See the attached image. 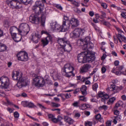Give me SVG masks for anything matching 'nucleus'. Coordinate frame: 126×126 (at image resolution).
I'll use <instances>...</instances> for the list:
<instances>
[{"instance_id": "obj_1", "label": "nucleus", "mask_w": 126, "mask_h": 126, "mask_svg": "<svg viewBox=\"0 0 126 126\" xmlns=\"http://www.w3.org/2000/svg\"><path fill=\"white\" fill-rule=\"evenodd\" d=\"M77 58L79 62L81 63H91L95 59L94 54L91 51L81 52L78 55Z\"/></svg>"}, {"instance_id": "obj_2", "label": "nucleus", "mask_w": 126, "mask_h": 126, "mask_svg": "<svg viewBox=\"0 0 126 126\" xmlns=\"http://www.w3.org/2000/svg\"><path fill=\"white\" fill-rule=\"evenodd\" d=\"M12 77L14 80H18L17 85L19 88H21L23 86H26L30 83V81L25 79L24 78L22 77L21 74H20L19 72L18 71L13 72Z\"/></svg>"}, {"instance_id": "obj_3", "label": "nucleus", "mask_w": 126, "mask_h": 126, "mask_svg": "<svg viewBox=\"0 0 126 126\" xmlns=\"http://www.w3.org/2000/svg\"><path fill=\"white\" fill-rule=\"evenodd\" d=\"M90 40L89 37H87L84 39H79L78 40V42L81 45L83 43V49L85 50H87L92 49L94 47L93 44L89 42Z\"/></svg>"}, {"instance_id": "obj_4", "label": "nucleus", "mask_w": 126, "mask_h": 126, "mask_svg": "<svg viewBox=\"0 0 126 126\" xmlns=\"http://www.w3.org/2000/svg\"><path fill=\"white\" fill-rule=\"evenodd\" d=\"M33 76L35 78H33V83L36 86L42 87L45 83V80L44 79L40 76H37L35 74H33Z\"/></svg>"}, {"instance_id": "obj_5", "label": "nucleus", "mask_w": 126, "mask_h": 126, "mask_svg": "<svg viewBox=\"0 0 126 126\" xmlns=\"http://www.w3.org/2000/svg\"><path fill=\"white\" fill-rule=\"evenodd\" d=\"M74 69V67L70 64H65L64 66V68L62 69V71L65 73V76L67 77H69L72 75L73 76L75 75L72 72Z\"/></svg>"}, {"instance_id": "obj_6", "label": "nucleus", "mask_w": 126, "mask_h": 126, "mask_svg": "<svg viewBox=\"0 0 126 126\" xmlns=\"http://www.w3.org/2000/svg\"><path fill=\"white\" fill-rule=\"evenodd\" d=\"M44 5L43 3L41 4L40 1H37L36 2L35 5L32 8V9L35 13L39 14L41 13L44 8Z\"/></svg>"}, {"instance_id": "obj_7", "label": "nucleus", "mask_w": 126, "mask_h": 126, "mask_svg": "<svg viewBox=\"0 0 126 126\" xmlns=\"http://www.w3.org/2000/svg\"><path fill=\"white\" fill-rule=\"evenodd\" d=\"M30 31L29 26L26 23H22L19 26L18 32L20 33H22V34L25 35L27 34Z\"/></svg>"}, {"instance_id": "obj_8", "label": "nucleus", "mask_w": 126, "mask_h": 126, "mask_svg": "<svg viewBox=\"0 0 126 126\" xmlns=\"http://www.w3.org/2000/svg\"><path fill=\"white\" fill-rule=\"evenodd\" d=\"M84 30L80 28L76 29L72 32L70 34L71 37L72 38H76L79 37L80 35H81L84 32Z\"/></svg>"}, {"instance_id": "obj_9", "label": "nucleus", "mask_w": 126, "mask_h": 126, "mask_svg": "<svg viewBox=\"0 0 126 126\" xmlns=\"http://www.w3.org/2000/svg\"><path fill=\"white\" fill-rule=\"evenodd\" d=\"M16 56L19 60L26 61L28 60V54L24 51H20L17 53Z\"/></svg>"}, {"instance_id": "obj_10", "label": "nucleus", "mask_w": 126, "mask_h": 126, "mask_svg": "<svg viewBox=\"0 0 126 126\" xmlns=\"http://www.w3.org/2000/svg\"><path fill=\"white\" fill-rule=\"evenodd\" d=\"M0 83L3 87L7 88L9 85V79L6 77L2 76L0 78Z\"/></svg>"}, {"instance_id": "obj_11", "label": "nucleus", "mask_w": 126, "mask_h": 126, "mask_svg": "<svg viewBox=\"0 0 126 126\" xmlns=\"http://www.w3.org/2000/svg\"><path fill=\"white\" fill-rule=\"evenodd\" d=\"M30 21L33 23L38 24L40 21V18L37 15L32 14L29 17Z\"/></svg>"}, {"instance_id": "obj_12", "label": "nucleus", "mask_w": 126, "mask_h": 126, "mask_svg": "<svg viewBox=\"0 0 126 126\" xmlns=\"http://www.w3.org/2000/svg\"><path fill=\"white\" fill-rule=\"evenodd\" d=\"M79 23L78 20L74 18H72L70 21L69 23L71 28L73 29L77 27L79 24Z\"/></svg>"}, {"instance_id": "obj_13", "label": "nucleus", "mask_w": 126, "mask_h": 126, "mask_svg": "<svg viewBox=\"0 0 126 126\" xmlns=\"http://www.w3.org/2000/svg\"><path fill=\"white\" fill-rule=\"evenodd\" d=\"M52 38L50 35H48L45 39H42L41 40V42L43 45V47L47 45L50 41H51L52 40Z\"/></svg>"}, {"instance_id": "obj_14", "label": "nucleus", "mask_w": 126, "mask_h": 126, "mask_svg": "<svg viewBox=\"0 0 126 126\" xmlns=\"http://www.w3.org/2000/svg\"><path fill=\"white\" fill-rule=\"evenodd\" d=\"M69 22H67V21H63V24L62 26V30L63 32H65L67 31L69 29L70 26Z\"/></svg>"}, {"instance_id": "obj_15", "label": "nucleus", "mask_w": 126, "mask_h": 126, "mask_svg": "<svg viewBox=\"0 0 126 126\" xmlns=\"http://www.w3.org/2000/svg\"><path fill=\"white\" fill-rule=\"evenodd\" d=\"M17 0H7L6 4L12 8H15Z\"/></svg>"}, {"instance_id": "obj_16", "label": "nucleus", "mask_w": 126, "mask_h": 126, "mask_svg": "<svg viewBox=\"0 0 126 126\" xmlns=\"http://www.w3.org/2000/svg\"><path fill=\"white\" fill-rule=\"evenodd\" d=\"M68 42L65 37L62 38H58V43L60 46L64 47Z\"/></svg>"}, {"instance_id": "obj_17", "label": "nucleus", "mask_w": 126, "mask_h": 126, "mask_svg": "<svg viewBox=\"0 0 126 126\" xmlns=\"http://www.w3.org/2000/svg\"><path fill=\"white\" fill-rule=\"evenodd\" d=\"M91 67V66L89 64H84L81 68H80L81 72L82 73H85Z\"/></svg>"}, {"instance_id": "obj_18", "label": "nucleus", "mask_w": 126, "mask_h": 126, "mask_svg": "<svg viewBox=\"0 0 126 126\" xmlns=\"http://www.w3.org/2000/svg\"><path fill=\"white\" fill-rule=\"evenodd\" d=\"M40 37V35L37 33H35V34L32 36L31 40L35 43H38V40Z\"/></svg>"}, {"instance_id": "obj_19", "label": "nucleus", "mask_w": 126, "mask_h": 126, "mask_svg": "<svg viewBox=\"0 0 126 126\" xmlns=\"http://www.w3.org/2000/svg\"><path fill=\"white\" fill-rule=\"evenodd\" d=\"M10 30L11 36H12L13 35L16 34V32L17 31H18V29L15 26H12L10 28Z\"/></svg>"}, {"instance_id": "obj_20", "label": "nucleus", "mask_w": 126, "mask_h": 126, "mask_svg": "<svg viewBox=\"0 0 126 126\" xmlns=\"http://www.w3.org/2000/svg\"><path fill=\"white\" fill-rule=\"evenodd\" d=\"M65 51L67 52H69L71 50L72 47L71 45L69 43V42L67 43L64 46Z\"/></svg>"}, {"instance_id": "obj_21", "label": "nucleus", "mask_w": 126, "mask_h": 126, "mask_svg": "<svg viewBox=\"0 0 126 126\" xmlns=\"http://www.w3.org/2000/svg\"><path fill=\"white\" fill-rule=\"evenodd\" d=\"M13 39L16 42H18L21 40V36L19 34H18L16 36V34L12 36Z\"/></svg>"}, {"instance_id": "obj_22", "label": "nucleus", "mask_w": 126, "mask_h": 126, "mask_svg": "<svg viewBox=\"0 0 126 126\" xmlns=\"http://www.w3.org/2000/svg\"><path fill=\"white\" fill-rule=\"evenodd\" d=\"M46 17V14L45 13L42 14L41 16V25L43 26H44L45 25Z\"/></svg>"}, {"instance_id": "obj_23", "label": "nucleus", "mask_w": 126, "mask_h": 126, "mask_svg": "<svg viewBox=\"0 0 126 126\" xmlns=\"http://www.w3.org/2000/svg\"><path fill=\"white\" fill-rule=\"evenodd\" d=\"M64 120L69 124H71L73 123V120L70 118L68 117L65 116L64 118Z\"/></svg>"}, {"instance_id": "obj_24", "label": "nucleus", "mask_w": 126, "mask_h": 126, "mask_svg": "<svg viewBox=\"0 0 126 126\" xmlns=\"http://www.w3.org/2000/svg\"><path fill=\"white\" fill-rule=\"evenodd\" d=\"M86 90L87 87L85 85H83L82 86L80 90L82 94L84 95L87 94Z\"/></svg>"}, {"instance_id": "obj_25", "label": "nucleus", "mask_w": 126, "mask_h": 126, "mask_svg": "<svg viewBox=\"0 0 126 126\" xmlns=\"http://www.w3.org/2000/svg\"><path fill=\"white\" fill-rule=\"evenodd\" d=\"M109 98V96L107 94H104L103 97L102 98L101 101L105 103L106 101H108L107 100Z\"/></svg>"}, {"instance_id": "obj_26", "label": "nucleus", "mask_w": 126, "mask_h": 126, "mask_svg": "<svg viewBox=\"0 0 126 126\" xmlns=\"http://www.w3.org/2000/svg\"><path fill=\"white\" fill-rule=\"evenodd\" d=\"M118 37H119L125 43H126V38L124 36H123L121 34L118 33L117 35Z\"/></svg>"}, {"instance_id": "obj_27", "label": "nucleus", "mask_w": 126, "mask_h": 126, "mask_svg": "<svg viewBox=\"0 0 126 126\" xmlns=\"http://www.w3.org/2000/svg\"><path fill=\"white\" fill-rule=\"evenodd\" d=\"M102 24L106 26L108 28H110L111 25L107 21L103 20L101 21Z\"/></svg>"}, {"instance_id": "obj_28", "label": "nucleus", "mask_w": 126, "mask_h": 126, "mask_svg": "<svg viewBox=\"0 0 126 126\" xmlns=\"http://www.w3.org/2000/svg\"><path fill=\"white\" fill-rule=\"evenodd\" d=\"M56 22H52L50 23L51 29L53 31L55 30V27L56 25Z\"/></svg>"}, {"instance_id": "obj_29", "label": "nucleus", "mask_w": 126, "mask_h": 126, "mask_svg": "<svg viewBox=\"0 0 126 126\" xmlns=\"http://www.w3.org/2000/svg\"><path fill=\"white\" fill-rule=\"evenodd\" d=\"M54 74L55 75L53 76V79H54L56 80L57 79H59L60 77V74L58 73L57 72H54Z\"/></svg>"}, {"instance_id": "obj_30", "label": "nucleus", "mask_w": 126, "mask_h": 126, "mask_svg": "<svg viewBox=\"0 0 126 126\" xmlns=\"http://www.w3.org/2000/svg\"><path fill=\"white\" fill-rule=\"evenodd\" d=\"M62 29V26L56 24V25L55 27V30L58 31L59 32H63Z\"/></svg>"}, {"instance_id": "obj_31", "label": "nucleus", "mask_w": 126, "mask_h": 126, "mask_svg": "<svg viewBox=\"0 0 126 126\" xmlns=\"http://www.w3.org/2000/svg\"><path fill=\"white\" fill-rule=\"evenodd\" d=\"M21 2L27 5L31 2V0H20Z\"/></svg>"}, {"instance_id": "obj_32", "label": "nucleus", "mask_w": 126, "mask_h": 126, "mask_svg": "<svg viewBox=\"0 0 126 126\" xmlns=\"http://www.w3.org/2000/svg\"><path fill=\"white\" fill-rule=\"evenodd\" d=\"M17 3H16V6L15 8L16 9H18L21 8L22 7V5L21 3L19 2L18 0H17Z\"/></svg>"}, {"instance_id": "obj_33", "label": "nucleus", "mask_w": 126, "mask_h": 126, "mask_svg": "<svg viewBox=\"0 0 126 126\" xmlns=\"http://www.w3.org/2000/svg\"><path fill=\"white\" fill-rule=\"evenodd\" d=\"M116 100V98L114 97H113L110 98L109 100L108 101H107V103L109 104L110 103H113L114 101Z\"/></svg>"}, {"instance_id": "obj_34", "label": "nucleus", "mask_w": 126, "mask_h": 126, "mask_svg": "<svg viewBox=\"0 0 126 126\" xmlns=\"http://www.w3.org/2000/svg\"><path fill=\"white\" fill-rule=\"evenodd\" d=\"M61 47H58L59 50L60 52L61 53H62L65 51V49L64 46H61Z\"/></svg>"}, {"instance_id": "obj_35", "label": "nucleus", "mask_w": 126, "mask_h": 126, "mask_svg": "<svg viewBox=\"0 0 126 126\" xmlns=\"http://www.w3.org/2000/svg\"><path fill=\"white\" fill-rule=\"evenodd\" d=\"M57 119L58 122H60V125H63V122L61 121L62 120H63V118L60 116L59 115L58 116Z\"/></svg>"}, {"instance_id": "obj_36", "label": "nucleus", "mask_w": 126, "mask_h": 126, "mask_svg": "<svg viewBox=\"0 0 126 126\" xmlns=\"http://www.w3.org/2000/svg\"><path fill=\"white\" fill-rule=\"evenodd\" d=\"M36 107V106L34 105L33 103L31 102H28V107L29 108H33Z\"/></svg>"}, {"instance_id": "obj_37", "label": "nucleus", "mask_w": 126, "mask_h": 126, "mask_svg": "<svg viewBox=\"0 0 126 126\" xmlns=\"http://www.w3.org/2000/svg\"><path fill=\"white\" fill-rule=\"evenodd\" d=\"M100 13L101 14V18H105L106 17V14L105 12L102 11H100Z\"/></svg>"}, {"instance_id": "obj_38", "label": "nucleus", "mask_w": 126, "mask_h": 126, "mask_svg": "<svg viewBox=\"0 0 126 126\" xmlns=\"http://www.w3.org/2000/svg\"><path fill=\"white\" fill-rule=\"evenodd\" d=\"M124 71L121 72L120 71H117L115 73L116 75H120L121 74H123L124 75H126V74H125Z\"/></svg>"}, {"instance_id": "obj_39", "label": "nucleus", "mask_w": 126, "mask_h": 126, "mask_svg": "<svg viewBox=\"0 0 126 126\" xmlns=\"http://www.w3.org/2000/svg\"><path fill=\"white\" fill-rule=\"evenodd\" d=\"M108 108V107L106 105H103L102 106H101L99 107L98 108V109L99 110H101V109H103L104 110H106Z\"/></svg>"}, {"instance_id": "obj_40", "label": "nucleus", "mask_w": 126, "mask_h": 126, "mask_svg": "<svg viewBox=\"0 0 126 126\" xmlns=\"http://www.w3.org/2000/svg\"><path fill=\"white\" fill-rule=\"evenodd\" d=\"M122 103L121 101H119L118 103L116 104L114 107V110L117 109V108L120 106V104Z\"/></svg>"}, {"instance_id": "obj_41", "label": "nucleus", "mask_w": 126, "mask_h": 126, "mask_svg": "<svg viewBox=\"0 0 126 126\" xmlns=\"http://www.w3.org/2000/svg\"><path fill=\"white\" fill-rule=\"evenodd\" d=\"M110 89H111V91H114L117 88V87L115 86V85H111L110 87Z\"/></svg>"}, {"instance_id": "obj_42", "label": "nucleus", "mask_w": 126, "mask_h": 126, "mask_svg": "<svg viewBox=\"0 0 126 126\" xmlns=\"http://www.w3.org/2000/svg\"><path fill=\"white\" fill-rule=\"evenodd\" d=\"M0 48L1 49H0V51H3L5 50L6 49V46L4 45H1V46H0Z\"/></svg>"}, {"instance_id": "obj_43", "label": "nucleus", "mask_w": 126, "mask_h": 126, "mask_svg": "<svg viewBox=\"0 0 126 126\" xmlns=\"http://www.w3.org/2000/svg\"><path fill=\"white\" fill-rule=\"evenodd\" d=\"M9 22L7 20H5L4 23V25L5 27H9Z\"/></svg>"}, {"instance_id": "obj_44", "label": "nucleus", "mask_w": 126, "mask_h": 126, "mask_svg": "<svg viewBox=\"0 0 126 126\" xmlns=\"http://www.w3.org/2000/svg\"><path fill=\"white\" fill-rule=\"evenodd\" d=\"M28 102L27 101H24L22 102V104L24 107H28Z\"/></svg>"}, {"instance_id": "obj_45", "label": "nucleus", "mask_w": 126, "mask_h": 126, "mask_svg": "<svg viewBox=\"0 0 126 126\" xmlns=\"http://www.w3.org/2000/svg\"><path fill=\"white\" fill-rule=\"evenodd\" d=\"M98 87V85L97 83H95L93 86V90L94 91H96V90L97 88Z\"/></svg>"}, {"instance_id": "obj_46", "label": "nucleus", "mask_w": 126, "mask_h": 126, "mask_svg": "<svg viewBox=\"0 0 126 126\" xmlns=\"http://www.w3.org/2000/svg\"><path fill=\"white\" fill-rule=\"evenodd\" d=\"M85 105V104H81V106L79 107L80 109L82 110H84L86 109V107Z\"/></svg>"}, {"instance_id": "obj_47", "label": "nucleus", "mask_w": 126, "mask_h": 126, "mask_svg": "<svg viewBox=\"0 0 126 126\" xmlns=\"http://www.w3.org/2000/svg\"><path fill=\"white\" fill-rule=\"evenodd\" d=\"M79 102H75L73 103L72 105L74 107H79Z\"/></svg>"}, {"instance_id": "obj_48", "label": "nucleus", "mask_w": 126, "mask_h": 126, "mask_svg": "<svg viewBox=\"0 0 126 126\" xmlns=\"http://www.w3.org/2000/svg\"><path fill=\"white\" fill-rule=\"evenodd\" d=\"M79 99L80 100L83 101H86V98L84 96H80Z\"/></svg>"}, {"instance_id": "obj_49", "label": "nucleus", "mask_w": 126, "mask_h": 126, "mask_svg": "<svg viewBox=\"0 0 126 126\" xmlns=\"http://www.w3.org/2000/svg\"><path fill=\"white\" fill-rule=\"evenodd\" d=\"M14 116L15 118H17L19 117V113L17 111H16L14 113Z\"/></svg>"}, {"instance_id": "obj_50", "label": "nucleus", "mask_w": 126, "mask_h": 126, "mask_svg": "<svg viewBox=\"0 0 126 126\" xmlns=\"http://www.w3.org/2000/svg\"><path fill=\"white\" fill-rule=\"evenodd\" d=\"M123 68L124 67L122 66H119L118 67H116V70L120 71L123 69Z\"/></svg>"}, {"instance_id": "obj_51", "label": "nucleus", "mask_w": 126, "mask_h": 126, "mask_svg": "<svg viewBox=\"0 0 126 126\" xmlns=\"http://www.w3.org/2000/svg\"><path fill=\"white\" fill-rule=\"evenodd\" d=\"M63 95L65 96L66 98H70V97L71 96L70 93L63 94Z\"/></svg>"}, {"instance_id": "obj_52", "label": "nucleus", "mask_w": 126, "mask_h": 126, "mask_svg": "<svg viewBox=\"0 0 126 126\" xmlns=\"http://www.w3.org/2000/svg\"><path fill=\"white\" fill-rule=\"evenodd\" d=\"M98 69V68H94V69L93 71L92 72V73H91V74H90V76H92L95 73L97 70Z\"/></svg>"}, {"instance_id": "obj_53", "label": "nucleus", "mask_w": 126, "mask_h": 126, "mask_svg": "<svg viewBox=\"0 0 126 126\" xmlns=\"http://www.w3.org/2000/svg\"><path fill=\"white\" fill-rule=\"evenodd\" d=\"M45 82L47 81V83L49 85H52V81L50 80H48L47 79H45Z\"/></svg>"}, {"instance_id": "obj_54", "label": "nucleus", "mask_w": 126, "mask_h": 126, "mask_svg": "<svg viewBox=\"0 0 126 126\" xmlns=\"http://www.w3.org/2000/svg\"><path fill=\"white\" fill-rule=\"evenodd\" d=\"M101 5V6L104 8L106 9L107 7V4L105 3H102Z\"/></svg>"}, {"instance_id": "obj_55", "label": "nucleus", "mask_w": 126, "mask_h": 126, "mask_svg": "<svg viewBox=\"0 0 126 126\" xmlns=\"http://www.w3.org/2000/svg\"><path fill=\"white\" fill-rule=\"evenodd\" d=\"M48 116L49 118L51 120L54 117V115L51 114H49L48 115Z\"/></svg>"}, {"instance_id": "obj_56", "label": "nucleus", "mask_w": 126, "mask_h": 126, "mask_svg": "<svg viewBox=\"0 0 126 126\" xmlns=\"http://www.w3.org/2000/svg\"><path fill=\"white\" fill-rule=\"evenodd\" d=\"M101 115L100 114H98L95 116V118L96 119L98 120L101 118Z\"/></svg>"}, {"instance_id": "obj_57", "label": "nucleus", "mask_w": 126, "mask_h": 126, "mask_svg": "<svg viewBox=\"0 0 126 126\" xmlns=\"http://www.w3.org/2000/svg\"><path fill=\"white\" fill-rule=\"evenodd\" d=\"M74 11L75 12H77L78 13H81V12L80 10H79L77 8H76L74 9Z\"/></svg>"}, {"instance_id": "obj_58", "label": "nucleus", "mask_w": 126, "mask_h": 126, "mask_svg": "<svg viewBox=\"0 0 126 126\" xmlns=\"http://www.w3.org/2000/svg\"><path fill=\"white\" fill-rule=\"evenodd\" d=\"M53 106L54 107H58L60 106V104H57L55 103H53Z\"/></svg>"}, {"instance_id": "obj_59", "label": "nucleus", "mask_w": 126, "mask_h": 126, "mask_svg": "<svg viewBox=\"0 0 126 126\" xmlns=\"http://www.w3.org/2000/svg\"><path fill=\"white\" fill-rule=\"evenodd\" d=\"M121 15L124 18H126V12L122 13Z\"/></svg>"}, {"instance_id": "obj_60", "label": "nucleus", "mask_w": 126, "mask_h": 126, "mask_svg": "<svg viewBox=\"0 0 126 126\" xmlns=\"http://www.w3.org/2000/svg\"><path fill=\"white\" fill-rule=\"evenodd\" d=\"M5 94L3 91H0V96L4 97Z\"/></svg>"}, {"instance_id": "obj_61", "label": "nucleus", "mask_w": 126, "mask_h": 126, "mask_svg": "<svg viewBox=\"0 0 126 126\" xmlns=\"http://www.w3.org/2000/svg\"><path fill=\"white\" fill-rule=\"evenodd\" d=\"M68 17L66 16H64V19L63 20V21H67V22H69V21L68 20Z\"/></svg>"}, {"instance_id": "obj_62", "label": "nucleus", "mask_w": 126, "mask_h": 126, "mask_svg": "<svg viewBox=\"0 0 126 126\" xmlns=\"http://www.w3.org/2000/svg\"><path fill=\"white\" fill-rule=\"evenodd\" d=\"M56 7L58 9L60 10H62L63 9L62 8L60 5L59 4H56Z\"/></svg>"}, {"instance_id": "obj_63", "label": "nucleus", "mask_w": 126, "mask_h": 126, "mask_svg": "<svg viewBox=\"0 0 126 126\" xmlns=\"http://www.w3.org/2000/svg\"><path fill=\"white\" fill-rule=\"evenodd\" d=\"M52 120L53 122L55 123H56L58 122L57 118H55V117L53 118Z\"/></svg>"}, {"instance_id": "obj_64", "label": "nucleus", "mask_w": 126, "mask_h": 126, "mask_svg": "<svg viewBox=\"0 0 126 126\" xmlns=\"http://www.w3.org/2000/svg\"><path fill=\"white\" fill-rule=\"evenodd\" d=\"M86 126H92V123L91 122H89L86 123L85 124Z\"/></svg>"}]
</instances>
